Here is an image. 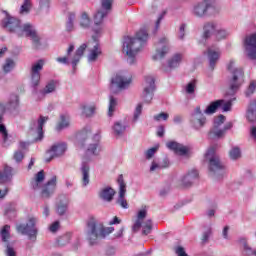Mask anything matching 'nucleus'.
<instances>
[{
    "label": "nucleus",
    "instance_id": "4be33fe9",
    "mask_svg": "<svg viewBox=\"0 0 256 256\" xmlns=\"http://www.w3.org/2000/svg\"><path fill=\"white\" fill-rule=\"evenodd\" d=\"M206 55L208 57L210 69L213 71L215 65H217V61H219V58L221 57V50L217 46H211L208 47Z\"/></svg>",
    "mask_w": 256,
    "mask_h": 256
},
{
    "label": "nucleus",
    "instance_id": "0e129e2a",
    "mask_svg": "<svg viewBox=\"0 0 256 256\" xmlns=\"http://www.w3.org/2000/svg\"><path fill=\"white\" fill-rule=\"evenodd\" d=\"M165 15H167V11H162L158 15V19L156 21V29H159V25H161V21H163V18L165 17Z\"/></svg>",
    "mask_w": 256,
    "mask_h": 256
},
{
    "label": "nucleus",
    "instance_id": "69168bd1",
    "mask_svg": "<svg viewBox=\"0 0 256 256\" xmlns=\"http://www.w3.org/2000/svg\"><path fill=\"white\" fill-rule=\"evenodd\" d=\"M50 5H51V0H40L41 9H49Z\"/></svg>",
    "mask_w": 256,
    "mask_h": 256
},
{
    "label": "nucleus",
    "instance_id": "473e14b6",
    "mask_svg": "<svg viewBox=\"0 0 256 256\" xmlns=\"http://www.w3.org/2000/svg\"><path fill=\"white\" fill-rule=\"evenodd\" d=\"M69 125H71V118L68 115L62 114L60 115V121L56 124V131L60 133L64 129H68Z\"/></svg>",
    "mask_w": 256,
    "mask_h": 256
},
{
    "label": "nucleus",
    "instance_id": "a18cd8bd",
    "mask_svg": "<svg viewBox=\"0 0 256 256\" xmlns=\"http://www.w3.org/2000/svg\"><path fill=\"white\" fill-rule=\"evenodd\" d=\"M115 109H117V100L115 97H109V106H108V117H113V113H115Z\"/></svg>",
    "mask_w": 256,
    "mask_h": 256
},
{
    "label": "nucleus",
    "instance_id": "ea45409f",
    "mask_svg": "<svg viewBox=\"0 0 256 256\" xmlns=\"http://www.w3.org/2000/svg\"><path fill=\"white\" fill-rule=\"evenodd\" d=\"M67 207H69V199L66 197L63 200H60L57 205V213L58 215H63L67 212Z\"/></svg>",
    "mask_w": 256,
    "mask_h": 256
},
{
    "label": "nucleus",
    "instance_id": "052dcab7",
    "mask_svg": "<svg viewBox=\"0 0 256 256\" xmlns=\"http://www.w3.org/2000/svg\"><path fill=\"white\" fill-rule=\"evenodd\" d=\"M209 237H211V227L206 228V231L202 234L203 243H207L209 241Z\"/></svg>",
    "mask_w": 256,
    "mask_h": 256
},
{
    "label": "nucleus",
    "instance_id": "cd10ccee",
    "mask_svg": "<svg viewBox=\"0 0 256 256\" xmlns=\"http://www.w3.org/2000/svg\"><path fill=\"white\" fill-rule=\"evenodd\" d=\"M5 104L0 103V134L2 135L4 147H7L9 143H7V139L9 134L7 133V128L3 125V115H5Z\"/></svg>",
    "mask_w": 256,
    "mask_h": 256
},
{
    "label": "nucleus",
    "instance_id": "4d7b16f0",
    "mask_svg": "<svg viewBox=\"0 0 256 256\" xmlns=\"http://www.w3.org/2000/svg\"><path fill=\"white\" fill-rule=\"evenodd\" d=\"M157 151H159V144H157L156 146H154L152 148H149L145 152L146 159H152V157L155 155V153H157Z\"/></svg>",
    "mask_w": 256,
    "mask_h": 256
},
{
    "label": "nucleus",
    "instance_id": "603ef678",
    "mask_svg": "<svg viewBox=\"0 0 256 256\" xmlns=\"http://www.w3.org/2000/svg\"><path fill=\"white\" fill-rule=\"evenodd\" d=\"M89 25H91V19H89V16L87 15V13L84 12L80 19V26H82L83 29H87Z\"/></svg>",
    "mask_w": 256,
    "mask_h": 256
},
{
    "label": "nucleus",
    "instance_id": "338daca9",
    "mask_svg": "<svg viewBox=\"0 0 256 256\" xmlns=\"http://www.w3.org/2000/svg\"><path fill=\"white\" fill-rule=\"evenodd\" d=\"M250 139L256 143V126L250 127Z\"/></svg>",
    "mask_w": 256,
    "mask_h": 256
},
{
    "label": "nucleus",
    "instance_id": "7c9ffc66",
    "mask_svg": "<svg viewBox=\"0 0 256 256\" xmlns=\"http://www.w3.org/2000/svg\"><path fill=\"white\" fill-rule=\"evenodd\" d=\"M147 206H143L137 213V219L133 225V231H139L141 229V225L143 224V219L147 217Z\"/></svg>",
    "mask_w": 256,
    "mask_h": 256
},
{
    "label": "nucleus",
    "instance_id": "f03ea898",
    "mask_svg": "<svg viewBox=\"0 0 256 256\" xmlns=\"http://www.w3.org/2000/svg\"><path fill=\"white\" fill-rule=\"evenodd\" d=\"M147 39H149V33L145 29L138 31L135 38L129 36L124 37L123 53L127 55L129 65L135 63V57H137V53L141 51L143 45L147 43Z\"/></svg>",
    "mask_w": 256,
    "mask_h": 256
},
{
    "label": "nucleus",
    "instance_id": "aec40b11",
    "mask_svg": "<svg viewBox=\"0 0 256 256\" xmlns=\"http://www.w3.org/2000/svg\"><path fill=\"white\" fill-rule=\"evenodd\" d=\"M65 151H67V145L65 143L53 145L46 153V163H50L52 159H55V157H61Z\"/></svg>",
    "mask_w": 256,
    "mask_h": 256
},
{
    "label": "nucleus",
    "instance_id": "7ed1b4c3",
    "mask_svg": "<svg viewBox=\"0 0 256 256\" xmlns=\"http://www.w3.org/2000/svg\"><path fill=\"white\" fill-rule=\"evenodd\" d=\"M43 181H45V172L41 170L32 180L31 187L34 191L40 192L41 199H51L55 195V191H57V176H52L44 185Z\"/></svg>",
    "mask_w": 256,
    "mask_h": 256
},
{
    "label": "nucleus",
    "instance_id": "c03bdc74",
    "mask_svg": "<svg viewBox=\"0 0 256 256\" xmlns=\"http://www.w3.org/2000/svg\"><path fill=\"white\" fill-rule=\"evenodd\" d=\"M80 109L85 117H91L95 113V105H81Z\"/></svg>",
    "mask_w": 256,
    "mask_h": 256
},
{
    "label": "nucleus",
    "instance_id": "1a4fd4ad",
    "mask_svg": "<svg viewBox=\"0 0 256 256\" xmlns=\"http://www.w3.org/2000/svg\"><path fill=\"white\" fill-rule=\"evenodd\" d=\"M91 137V128H84L77 134V139L83 146L88 143L87 153L88 155H99L101 153V146H99V141H94Z\"/></svg>",
    "mask_w": 256,
    "mask_h": 256
},
{
    "label": "nucleus",
    "instance_id": "13d9d810",
    "mask_svg": "<svg viewBox=\"0 0 256 256\" xmlns=\"http://www.w3.org/2000/svg\"><path fill=\"white\" fill-rule=\"evenodd\" d=\"M153 119L154 121H157V122L167 121V119H169V113L161 112L159 114L154 115Z\"/></svg>",
    "mask_w": 256,
    "mask_h": 256
},
{
    "label": "nucleus",
    "instance_id": "c85d7f7f",
    "mask_svg": "<svg viewBox=\"0 0 256 256\" xmlns=\"http://www.w3.org/2000/svg\"><path fill=\"white\" fill-rule=\"evenodd\" d=\"M13 179V168L11 166L5 165L2 170H0V184L11 183Z\"/></svg>",
    "mask_w": 256,
    "mask_h": 256
},
{
    "label": "nucleus",
    "instance_id": "20e7f679",
    "mask_svg": "<svg viewBox=\"0 0 256 256\" xmlns=\"http://www.w3.org/2000/svg\"><path fill=\"white\" fill-rule=\"evenodd\" d=\"M115 231L114 227H104L95 218H90L86 224L85 235L90 245H96L99 239H105Z\"/></svg>",
    "mask_w": 256,
    "mask_h": 256
},
{
    "label": "nucleus",
    "instance_id": "2eb2a0df",
    "mask_svg": "<svg viewBox=\"0 0 256 256\" xmlns=\"http://www.w3.org/2000/svg\"><path fill=\"white\" fill-rule=\"evenodd\" d=\"M243 47L246 57L251 61H256V32L244 38Z\"/></svg>",
    "mask_w": 256,
    "mask_h": 256
},
{
    "label": "nucleus",
    "instance_id": "e433bc0d",
    "mask_svg": "<svg viewBox=\"0 0 256 256\" xmlns=\"http://www.w3.org/2000/svg\"><path fill=\"white\" fill-rule=\"evenodd\" d=\"M170 162L169 159L165 158L162 160L161 163H157L156 161H152L151 167H150V171H161V169H167V167H169Z\"/></svg>",
    "mask_w": 256,
    "mask_h": 256
},
{
    "label": "nucleus",
    "instance_id": "58836bf2",
    "mask_svg": "<svg viewBox=\"0 0 256 256\" xmlns=\"http://www.w3.org/2000/svg\"><path fill=\"white\" fill-rule=\"evenodd\" d=\"M71 237L72 234L70 232L58 237L56 245H58V247H65V245H69V243H71Z\"/></svg>",
    "mask_w": 256,
    "mask_h": 256
},
{
    "label": "nucleus",
    "instance_id": "b1692460",
    "mask_svg": "<svg viewBox=\"0 0 256 256\" xmlns=\"http://www.w3.org/2000/svg\"><path fill=\"white\" fill-rule=\"evenodd\" d=\"M80 175L82 187H87L91 183V166L89 163L82 162L80 166Z\"/></svg>",
    "mask_w": 256,
    "mask_h": 256
},
{
    "label": "nucleus",
    "instance_id": "2f4dec72",
    "mask_svg": "<svg viewBox=\"0 0 256 256\" xmlns=\"http://www.w3.org/2000/svg\"><path fill=\"white\" fill-rule=\"evenodd\" d=\"M223 103H225V100L223 99L211 102L204 110V114L214 115V113H217V109H219L223 105Z\"/></svg>",
    "mask_w": 256,
    "mask_h": 256
},
{
    "label": "nucleus",
    "instance_id": "72a5a7b5",
    "mask_svg": "<svg viewBox=\"0 0 256 256\" xmlns=\"http://www.w3.org/2000/svg\"><path fill=\"white\" fill-rule=\"evenodd\" d=\"M99 197L103 199V201L110 203V201H113V197H115V190L111 187L103 188L99 193Z\"/></svg>",
    "mask_w": 256,
    "mask_h": 256
},
{
    "label": "nucleus",
    "instance_id": "bf43d9fd",
    "mask_svg": "<svg viewBox=\"0 0 256 256\" xmlns=\"http://www.w3.org/2000/svg\"><path fill=\"white\" fill-rule=\"evenodd\" d=\"M25 158V153L21 150H17L14 152L13 159L16 161V163H21L23 159Z\"/></svg>",
    "mask_w": 256,
    "mask_h": 256
},
{
    "label": "nucleus",
    "instance_id": "de8ad7c7",
    "mask_svg": "<svg viewBox=\"0 0 256 256\" xmlns=\"http://www.w3.org/2000/svg\"><path fill=\"white\" fill-rule=\"evenodd\" d=\"M195 89H197V80H191L186 86H185V92L187 95H194Z\"/></svg>",
    "mask_w": 256,
    "mask_h": 256
},
{
    "label": "nucleus",
    "instance_id": "bb28decb",
    "mask_svg": "<svg viewBox=\"0 0 256 256\" xmlns=\"http://www.w3.org/2000/svg\"><path fill=\"white\" fill-rule=\"evenodd\" d=\"M166 146L171 151H174V153H176V155L183 156V155H187V153H189V148H187V146H184L183 144H179L176 141H170V142L166 143Z\"/></svg>",
    "mask_w": 256,
    "mask_h": 256
},
{
    "label": "nucleus",
    "instance_id": "a19ab883",
    "mask_svg": "<svg viewBox=\"0 0 256 256\" xmlns=\"http://www.w3.org/2000/svg\"><path fill=\"white\" fill-rule=\"evenodd\" d=\"M142 227V235H149L151 234V231H153V220L147 219L146 221L143 222L141 225Z\"/></svg>",
    "mask_w": 256,
    "mask_h": 256
},
{
    "label": "nucleus",
    "instance_id": "5701e85b",
    "mask_svg": "<svg viewBox=\"0 0 256 256\" xmlns=\"http://www.w3.org/2000/svg\"><path fill=\"white\" fill-rule=\"evenodd\" d=\"M49 121V117L40 116L37 122L33 121L30 125L31 131L37 134L36 141L43 139V126Z\"/></svg>",
    "mask_w": 256,
    "mask_h": 256
},
{
    "label": "nucleus",
    "instance_id": "79ce46f5",
    "mask_svg": "<svg viewBox=\"0 0 256 256\" xmlns=\"http://www.w3.org/2000/svg\"><path fill=\"white\" fill-rule=\"evenodd\" d=\"M111 9H113V0H102L101 1V9L100 11H103L107 15L111 13Z\"/></svg>",
    "mask_w": 256,
    "mask_h": 256
},
{
    "label": "nucleus",
    "instance_id": "9b49d317",
    "mask_svg": "<svg viewBox=\"0 0 256 256\" xmlns=\"http://www.w3.org/2000/svg\"><path fill=\"white\" fill-rule=\"evenodd\" d=\"M217 13L219 11V5L217 4V0H202L196 3L193 7V15L195 17L203 18L207 13Z\"/></svg>",
    "mask_w": 256,
    "mask_h": 256
},
{
    "label": "nucleus",
    "instance_id": "0eeeda50",
    "mask_svg": "<svg viewBox=\"0 0 256 256\" xmlns=\"http://www.w3.org/2000/svg\"><path fill=\"white\" fill-rule=\"evenodd\" d=\"M85 49H87V44H82L73 55V51H75V45L70 44L67 49L66 56L58 57L56 61L58 63H62L63 65H70L71 63L73 69H76L77 65H79V61H81V58L85 53Z\"/></svg>",
    "mask_w": 256,
    "mask_h": 256
},
{
    "label": "nucleus",
    "instance_id": "ddd939ff",
    "mask_svg": "<svg viewBox=\"0 0 256 256\" xmlns=\"http://www.w3.org/2000/svg\"><path fill=\"white\" fill-rule=\"evenodd\" d=\"M0 238L4 247H6L5 255L17 256V252H15V248H13V245H15V242L11 241V226L4 225L0 229Z\"/></svg>",
    "mask_w": 256,
    "mask_h": 256
},
{
    "label": "nucleus",
    "instance_id": "774afa93",
    "mask_svg": "<svg viewBox=\"0 0 256 256\" xmlns=\"http://www.w3.org/2000/svg\"><path fill=\"white\" fill-rule=\"evenodd\" d=\"M51 233H56L59 230V222H54L51 224V226L49 227Z\"/></svg>",
    "mask_w": 256,
    "mask_h": 256
},
{
    "label": "nucleus",
    "instance_id": "f704fd0d",
    "mask_svg": "<svg viewBox=\"0 0 256 256\" xmlns=\"http://www.w3.org/2000/svg\"><path fill=\"white\" fill-rule=\"evenodd\" d=\"M246 117L250 123H256V100L250 101Z\"/></svg>",
    "mask_w": 256,
    "mask_h": 256
},
{
    "label": "nucleus",
    "instance_id": "c756f323",
    "mask_svg": "<svg viewBox=\"0 0 256 256\" xmlns=\"http://www.w3.org/2000/svg\"><path fill=\"white\" fill-rule=\"evenodd\" d=\"M109 14H107L106 12H103L102 10H98L96 12V14L94 15V33H96V35H99V33H101V25L103 23V19H105V17H107Z\"/></svg>",
    "mask_w": 256,
    "mask_h": 256
},
{
    "label": "nucleus",
    "instance_id": "3c124183",
    "mask_svg": "<svg viewBox=\"0 0 256 256\" xmlns=\"http://www.w3.org/2000/svg\"><path fill=\"white\" fill-rule=\"evenodd\" d=\"M31 0H24L21 8H20V13L21 15H27V13H29V11H31Z\"/></svg>",
    "mask_w": 256,
    "mask_h": 256
},
{
    "label": "nucleus",
    "instance_id": "423d86ee",
    "mask_svg": "<svg viewBox=\"0 0 256 256\" xmlns=\"http://www.w3.org/2000/svg\"><path fill=\"white\" fill-rule=\"evenodd\" d=\"M206 159L209 161L208 171L212 179H223L225 175V165L219 159V156L215 154V147H210L206 152Z\"/></svg>",
    "mask_w": 256,
    "mask_h": 256
},
{
    "label": "nucleus",
    "instance_id": "5fc2aeb1",
    "mask_svg": "<svg viewBox=\"0 0 256 256\" xmlns=\"http://www.w3.org/2000/svg\"><path fill=\"white\" fill-rule=\"evenodd\" d=\"M237 98L233 97L230 100L226 101L224 100V103L221 105L222 110L224 112L231 111V107L233 106V101H236Z\"/></svg>",
    "mask_w": 256,
    "mask_h": 256
},
{
    "label": "nucleus",
    "instance_id": "864d4df0",
    "mask_svg": "<svg viewBox=\"0 0 256 256\" xmlns=\"http://www.w3.org/2000/svg\"><path fill=\"white\" fill-rule=\"evenodd\" d=\"M141 113H143V104H138L134 110L133 122L137 123L139 121V117H141Z\"/></svg>",
    "mask_w": 256,
    "mask_h": 256
},
{
    "label": "nucleus",
    "instance_id": "49530a36",
    "mask_svg": "<svg viewBox=\"0 0 256 256\" xmlns=\"http://www.w3.org/2000/svg\"><path fill=\"white\" fill-rule=\"evenodd\" d=\"M74 21H75V13L69 12L67 22H66V31H68L69 33H71V31H73L74 29V24H73Z\"/></svg>",
    "mask_w": 256,
    "mask_h": 256
},
{
    "label": "nucleus",
    "instance_id": "6e6552de",
    "mask_svg": "<svg viewBox=\"0 0 256 256\" xmlns=\"http://www.w3.org/2000/svg\"><path fill=\"white\" fill-rule=\"evenodd\" d=\"M132 82L133 76L131 73L122 71L112 77L110 89L113 93H117V91H124L125 89H129Z\"/></svg>",
    "mask_w": 256,
    "mask_h": 256
},
{
    "label": "nucleus",
    "instance_id": "393cba45",
    "mask_svg": "<svg viewBox=\"0 0 256 256\" xmlns=\"http://www.w3.org/2000/svg\"><path fill=\"white\" fill-rule=\"evenodd\" d=\"M218 25L219 24L214 21L204 23L202 37L204 39H210V37H213V35L215 36Z\"/></svg>",
    "mask_w": 256,
    "mask_h": 256
},
{
    "label": "nucleus",
    "instance_id": "a211bd4d",
    "mask_svg": "<svg viewBox=\"0 0 256 256\" xmlns=\"http://www.w3.org/2000/svg\"><path fill=\"white\" fill-rule=\"evenodd\" d=\"M145 86L142 93V97L145 103H151L153 100V93H155V78L153 76H147L145 78Z\"/></svg>",
    "mask_w": 256,
    "mask_h": 256
},
{
    "label": "nucleus",
    "instance_id": "6ab92c4d",
    "mask_svg": "<svg viewBox=\"0 0 256 256\" xmlns=\"http://www.w3.org/2000/svg\"><path fill=\"white\" fill-rule=\"evenodd\" d=\"M117 183L119 185V197L117 199V204L120 205L122 209H129V204L125 199V193H127V184H125V180H123V174L118 176Z\"/></svg>",
    "mask_w": 256,
    "mask_h": 256
},
{
    "label": "nucleus",
    "instance_id": "a878e982",
    "mask_svg": "<svg viewBox=\"0 0 256 256\" xmlns=\"http://www.w3.org/2000/svg\"><path fill=\"white\" fill-rule=\"evenodd\" d=\"M199 179V172L195 169L190 170L187 175H185L182 180V186L183 187H191L195 181Z\"/></svg>",
    "mask_w": 256,
    "mask_h": 256
},
{
    "label": "nucleus",
    "instance_id": "c9c22d12",
    "mask_svg": "<svg viewBox=\"0 0 256 256\" xmlns=\"http://www.w3.org/2000/svg\"><path fill=\"white\" fill-rule=\"evenodd\" d=\"M126 130L127 126L120 121L115 122L112 126L113 135H115V137H122Z\"/></svg>",
    "mask_w": 256,
    "mask_h": 256
},
{
    "label": "nucleus",
    "instance_id": "680f3d73",
    "mask_svg": "<svg viewBox=\"0 0 256 256\" xmlns=\"http://www.w3.org/2000/svg\"><path fill=\"white\" fill-rule=\"evenodd\" d=\"M225 123V117L223 115H219L214 120V127H220V125H223Z\"/></svg>",
    "mask_w": 256,
    "mask_h": 256
},
{
    "label": "nucleus",
    "instance_id": "9d476101",
    "mask_svg": "<svg viewBox=\"0 0 256 256\" xmlns=\"http://www.w3.org/2000/svg\"><path fill=\"white\" fill-rule=\"evenodd\" d=\"M39 220L35 217H30L26 224H19L16 226V231L21 235H27L28 239L35 243L37 241V235H39V229L37 228V222Z\"/></svg>",
    "mask_w": 256,
    "mask_h": 256
},
{
    "label": "nucleus",
    "instance_id": "dca6fc26",
    "mask_svg": "<svg viewBox=\"0 0 256 256\" xmlns=\"http://www.w3.org/2000/svg\"><path fill=\"white\" fill-rule=\"evenodd\" d=\"M167 53H169V38L167 36H162L156 43V53L153 56V59L155 61L164 59Z\"/></svg>",
    "mask_w": 256,
    "mask_h": 256
},
{
    "label": "nucleus",
    "instance_id": "8fccbe9b",
    "mask_svg": "<svg viewBox=\"0 0 256 256\" xmlns=\"http://www.w3.org/2000/svg\"><path fill=\"white\" fill-rule=\"evenodd\" d=\"M229 157L233 161H237V159H241V149L237 146L233 147L229 152Z\"/></svg>",
    "mask_w": 256,
    "mask_h": 256
},
{
    "label": "nucleus",
    "instance_id": "412c9836",
    "mask_svg": "<svg viewBox=\"0 0 256 256\" xmlns=\"http://www.w3.org/2000/svg\"><path fill=\"white\" fill-rule=\"evenodd\" d=\"M183 61V54L176 53L174 54L169 60L168 64H163L161 69L164 71V73H171L173 69H177L179 65H181V62Z\"/></svg>",
    "mask_w": 256,
    "mask_h": 256
},
{
    "label": "nucleus",
    "instance_id": "09e8293b",
    "mask_svg": "<svg viewBox=\"0 0 256 256\" xmlns=\"http://www.w3.org/2000/svg\"><path fill=\"white\" fill-rule=\"evenodd\" d=\"M13 69H15V61L11 58H7L3 65L4 73H11Z\"/></svg>",
    "mask_w": 256,
    "mask_h": 256
},
{
    "label": "nucleus",
    "instance_id": "e2e57ef3",
    "mask_svg": "<svg viewBox=\"0 0 256 256\" xmlns=\"http://www.w3.org/2000/svg\"><path fill=\"white\" fill-rule=\"evenodd\" d=\"M185 24H182L179 28V31H178V38L183 41V39H185Z\"/></svg>",
    "mask_w": 256,
    "mask_h": 256
},
{
    "label": "nucleus",
    "instance_id": "f3484780",
    "mask_svg": "<svg viewBox=\"0 0 256 256\" xmlns=\"http://www.w3.org/2000/svg\"><path fill=\"white\" fill-rule=\"evenodd\" d=\"M88 48L89 54H88V61L90 63H93L97 61L99 55H101V46H99V40H97L96 36L92 37V41L88 42L86 45V49Z\"/></svg>",
    "mask_w": 256,
    "mask_h": 256
},
{
    "label": "nucleus",
    "instance_id": "f257e3e1",
    "mask_svg": "<svg viewBox=\"0 0 256 256\" xmlns=\"http://www.w3.org/2000/svg\"><path fill=\"white\" fill-rule=\"evenodd\" d=\"M3 27L10 33H15L18 37L26 35L31 39L33 49H41V36L37 33L34 25L30 23L22 25L21 20L6 14V18L3 20Z\"/></svg>",
    "mask_w": 256,
    "mask_h": 256
},
{
    "label": "nucleus",
    "instance_id": "4468645a",
    "mask_svg": "<svg viewBox=\"0 0 256 256\" xmlns=\"http://www.w3.org/2000/svg\"><path fill=\"white\" fill-rule=\"evenodd\" d=\"M44 66L45 60L43 59L32 63L30 67V83L32 87H39V83H41V71H43Z\"/></svg>",
    "mask_w": 256,
    "mask_h": 256
},
{
    "label": "nucleus",
    "instance_id": "39448f33",
    "mask_svg": "<svg viewBox=\"0 0 256 256\" xmlns=\"http://www.w3.org/2000/svg\"><path fill=\"white\" fill-rule=\"evenodd\" d=\"M227 70L231 74L228 79L229 92L228 95H235L241 86L245 83V72L242 68L235 66V60H230L227 64Z\"/></svg>",
    "mask_w": 256,
    "mask_h": 256
},
{
    "label": "nucleus",
    "instance_id": "f8f14e48",
    "mask_svg": "<svg viewBox=\"0 0 256 256\" xmlns=\"http://www.w3.org/2000/svg\"><path fill=\"white\" fill-rule=\"evenodd\" d=\"M189 125L194 131H201L207 125V116L201 110V106H196L190 113Z\"/></svg>",
    "mask_w": 256,
    "mask_h": 256
},
{
    "label": "nucleus",
    "instance_id": "4c0bfd02",
    "mask_svg": "<svg viewBox=\"0 0 256 256\" xmlns=\"http://www.w3.org/2000/svg\"><path fill=\"white\" fill-rule=\"evenodd\" d=\"M56 89H57V81L51 80L40 91V93H41V95H49L50 93H55Z\"/></svg>",
    "mask_w": 256,
    "mask_h": 256
},
{
    "label": "nucleus",
    "instance_id": "6e6d98bb",
    "mask_svg": "<svg viewBox=\"0 0 256 256\" xmlns=\"http://www.w3.org/2000/svg\"><path fill=\"white\" fill-rule=\"evenodd\" d=\"M255 89H256V81L252 80L250 82L247 90L245 91L246 97H251V95H253V93H255Z\"/></svg>",
    "mask_w": 256,
    "mask_h": 256
},
{
    "label": "nucleus",
    "instance_id": "37998d69",
    "mask_svg": "<svg viewBox=\"0 0 256 256\" xmlns=\"http://www.w3.org/2000/svg\"><path fill=\"white\" fill-rule=\"evenodd\" d=\"M214 37H216L217 41H221L223 39H227L229 37V32L221 27L219 25L217 26L216 33L214 34Z\"/></svg>",
    "mask_w": 256,
    "mask_h": 256
}]
</instances>
